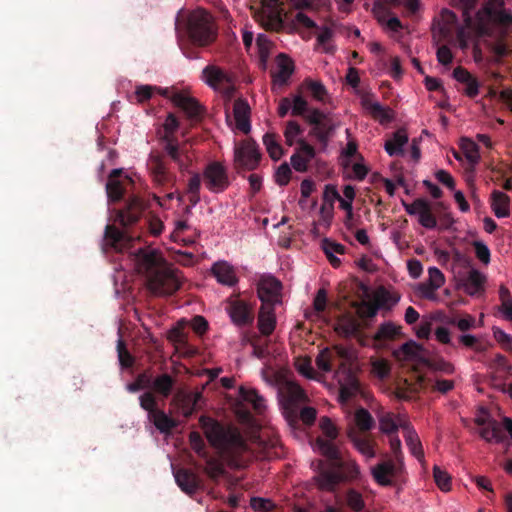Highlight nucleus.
I'll return each mask as SVG.
<instances>
[{
	"mask_svg": "<svg viewBox=\"0 0 512 512\" xmlns=\"http://www.w3.org/2000/svg\"><path fill=\"white\" fill-rule=\"evenodd\" d=\"M182 458L189 466L171 463L173 476L178 487L185 494L193 496L199 490H205V482L199 475L204 473L214 484L226 474V466L240 469L246 461L237 452L240 450H181Z\"/></svg>",
	"mask_w": 512,
	"mask_h": 512,
	"instance_id": "f257e3e1",
	"label": "nucleus"
},
{
	"mask_svg": "<svg viewBox=\"0 0 512 512\" xmlns=\"http://www.w3.org/2000/svg\"><path fill=\"white\" fill-rule=\"evenodd\" d=\"M248 423L243 429L231 423H222L208 416L200 417V426L213 448H248V443L259 448H282L278 433L268 427L253 423L247 414Z\"/></svg>",
	"mask_w": 512,
	"mask_h": 512,
	"instance_id": "f03ea898",
	"label": "nucleus"
},
{
	"mask_svg": "<svg viewBox=\"0 0 512 512\" xmlns=\"http://www.w3.org/2000/svg\"><path fill=\"white\" fill-rule=\"evenodd\" d=\"M138 271L145 275L147 288L155 296H170L181 286L178 270L156 250L139 248L136 253Z\"/></svg>",
	"mask_w": 512,
	"mask_h": 512,
	"instance_id": "7ed1b4c3",
	"label": "nucleus"
},
{
	"mask_svg": "<svg viewBox=\"0 0 512 512\" xmlns=\"http://www.w3.org/2000/svg\"><path fill=\"white\" fill-rule=\"evenodd\" d=\"M323 459L312 461L311 466L317 471L315 480L320 489L335 491L337 487L347 481L356 479L359 467L355 461L345 459L341 450H322Z\"/></svg>",
	"mask_w": 512,
	"mask_h": 512,
	"instance_id": "20e7f679",
	"label": "nucleus"
},
{
	"mask_svg": "<svg viewBox=\"0 0 512 512\" xmlns=\"http://www.w3.org/2000/svg\"><path fill=\"white\" fill-rule=\"evenodd\" d=\"M475 423L480 436L490 444H504L512 446V419L502 417L494 419L484 407L478 409Z\"/></svg>",
	"mask_w": 512,
	"mask_h": 512,
	"instance_id": "39448f33",
	"label": "nucleus"
},
{
	"mask_svg": "<svg viewBox=\"0 0 512 512\" xmlns=\"http://www.w3.org/2000/svg\"><path fill=\"white\" fill-rule=\"evenodd\" d=\"M187 31L191 42L198 47L209 46L217 37L211 15L202 9L195 10L190 14Z\"/></svg>",
	"mask_w": 512,
	"mask_h": 512,
	"instance_id": "423d86ee",
	"label": "nucleus"
},
{
	"mask_svg": "<svg viewBox=\"0 0 512 512\" xmlns=\"http://www.w3.org/2000/svg\"><path fill=\"white\" fill-rule=\"evenodd\" d=\"M375 425V420L367 409L361 407L355 411L347 428V436L355 448H374L371 430Z\"/></svg>",
	"mask_w": 512,
	"mask_h": 512,
	"instance_id": "0eeeda50",
	"label": "nucleus"
},
{
	"mask_svg": "<svg viewBox=\"0 0 512 512\" xmlns=\"http://www.w3.org/2000/svg\"><path fill=\"white\" fill-rule=\"evenodd\" d=\"M395 451L397 453L394 458L383 459L371 468L372 475L379 485H399L405 481L401 450Z\"/></svg>",
	"mask_w": 512,
	"mask_h": 512,
	"instance_id": "6e6552de",
	"label": "nucleus"
},
{
	"mask_svg": "<svg viewBox=\"0 0 512 512\" xmlns=\"http://www.w3.org/2000/svg\"><path fill=\"white\" fill-rule=\"evenodd\" d=\"M280 394L287 422L297 421L298 409L308 401L306 392L297 382L287 380L282 384Z\"/></svg>",
	"mask_w": 512,
	"mask_h": 512,
	"instance_id": "1a4fd4ad",
	"label": "nucleus"
},
{
	"mask_svg": "<svg viewBox=\"0 0 512 512\" xmlns=\"http://www.w3.org/2000/svg\"><path fill=\"white\" fill-rule=\"evenodd\" d=\"M306 122L312 126L309 135L314 137L325 149L337 127L330 114L319 109H312L306 115Z\"/></svg>",
	"mask_w": 512,
	"mask_h": 512,
	"instance_id": "9d476101",
	"label": "nucleus"
},
{
	"mask_svg": "<svg viewBox=\"0 0 512 512\" xmlns=\"http://www.w3.org/2000/svg\"><path fill=\"white\" fill-rule=\"evenodd\" d=\"M504 0H488L475 12V19L480 25L489 22L496 24H509L512 22V14L505 7Z\"/></svg>",
	"mask_w": 512,
	"mask_h": 512,
	"instance_id": "9b49d317",
	"label": "nucleus"
},
{
	"mask_svg": "<svg viewBox=\"0 0 512 512\" xmlns=\"http://www.w3.org/2000/svg\"><path fill=\"white\" fill-rule=\"evenodd\" d=\"M158 91L165 97L169 98L175 106L180 108L189 120L195 122L201 120L204 108L197 99L179 91L173 92L169 95V90L167 88L158 89Z\"/></svg>",
	"mask_w": 512,
	"mask_h": 512,
	"instance_id": "f8f14e48",
	"label": "nucleus"
},
{
	"mask_svg": "<svg viewBox=\"0 0 512 512\" xmlns=\"http://www.w3.org/2000/svg\"><path fill=\"white\" fill-rule=\"evenodd\" d=\"M261 160V153L257 143L252 140H244L235 147L234 161L238 168L255 170Z\"/></svg>",
	"mask_w": 512,
	"mask_h": 512,
	"instance_id": "ddd939ff",
	"label": "nucleus"
},
{
	"mask_svg": "<svg viewBox=\"0 0 512 512\" xmlns=\"http://www.w3.org/2000/svg\"><path fill=\"white\" fill-rule=\"evenodd\" d=\"M203 179L207 189L213 193L224 192L230 185L226 167L217 161L207 164Z\"/></svg>",
	"mask_w": 512,
	"mask_h": 512,
	"instance_id": "4468645a",
	"label": "nucleus"
},
{
	"mask_svg": "<svg viewBox=\"0 0 512 512\" xmlns=\"http://www.w3.org/2000/svg\"><path fill=\"white\" fill-rule=\"evenodd\" d=\"M225 310L236 326L246 327L254 322L253 306L244 300L229 298Z\"/></svg>",
	"mask_w": 512,
	"mask_h": 512,
	"instance_id": "2eb2a0df",
	"label": "nucleus"
},
{
	"mask_svg": "<svg viewBox=\"0 0 512 512\" xmlns=\"http://www.w3.org/2000/svg\"><path fill=\"white\" fill-rule=\"evenodd\" d=\"M255 17L265 30L278 31L283 27L282 12L277 0H265Z\"/></svg>",
	"mask_w": 512,
	"mask_h": 512,
	"instance_id": "dca6fc26",
	"label": "nucleus"
},
{
	"mask_svg": "<svg viewBox=\"0 0 512 512\" xmlns=\"http://www.w3.org/2000/svg\"><path fill=\"white\" fill-rule=\"evenodd\" d=\"M145 209V202L139 196L132 195L127 200L125 208L118 210L116 220L123 227H129L139 221Z\"/></svg>",
	"mask_w": 512,
	"mask_h": 512,
	"instance_id": "f3484780",
	"label": "nucleus"
},
{
	"mask_svg": "<svg viewBox=\"0 0 512 512\" xmlns=\"http://www.w3.org/2000/svg\"><path fill=\"white\" fill-rule=\"evenodd\" d=\"M282 289L281 282L273 276L263 277L257 284V294L261 300V305L270 304L272 306L279 302Z\"/></svg>",
	"mask_w": 512,
	"mask_h": 512,
	"instance_id": "a211bd4d",
	"label": "nucleus"
},
{
	"mask_svg": "<svg viewBox=\"0 0 512 512\" xmlns=\"http://www.w3.org/2000/svg\"><path fill=\"white\" fill-rule=\"evenodd\" d=\"M201 399L202 394L199 392H185L180 390L174 395L172 404L182 416L189 418L196 411L197 405Z\"/></svg>",
	"mask_w": 512,
	"mask_h": 512,
	"instance_id": "6ab92c4d",
	"label": "nucleus"
},
{
	"mask_svg": "<svg viewBox=\"0 0 512 512\" xmlns=\"http://www.w3.org/2000/svg\"><path fill=\"white\" fill-rule=\"evenodd\" d=\"M315 156V148L304 139L299 138L297 141V148L290 158L291 165L297 172H306L308 170L309 163L315 158Z\"/></svg>",
	"mask_w": 512,
	"mask_h": 512,
	"instance_id": "aec40b11",
	"label": "nucleus"
},
{
	"mask_svg": "<svg viewBox=\"0 0 512 512\" xmlns=\"http://www.w3.org/2000/svg\"><path fill=\"white\" fill-rule=\"evenodd\" d=\"M104 242L106 246L118 252H123L132 247L134 237L127 232L121 231L116 226L107 225L105 227Z\"/></svg>",
	"mask_w": 512,
	"mask_h": 512,
	"instance_id": "412c9836",
	"label": "nucleus"
},
{
	"mask_svg": "<svg viewBox=\"0 0 512 512\" xmlns=\"http://www.w3.org/2000/svg\"><path fill=\"white\" fill-rule=\"evenodd\" d=\"M320 435L316 437L318 448H337L334 441L339 436V428L329 417L323 416L318 421Z\"/></svg>",
	"mask_w": 512,
	"mask_h": 512,
	"instance_id": "4be33fe9",
	"label": "nucleus"
},
{
	"mask_svg": "<svg viewBox=\"0 0 512 512\" xmlns=\"http://www.w3.org/2000/svg\"><path fill=\"white\" fill-rule=\"evenodd\" d=\"M121 175V169H113L106 183L107 196L109 200L113 202L121 200L125 194L126 185L132 183V180L128 176L121 178Z\"/></svg>",
	"mask_w": 512,
	"mask_h": 512,
	"instance_id": "5701e85b",
	"label": "nucleus"
},
{
	"mask_svg": "<svg viewBox=\"0 0 512 512\" xmlns=\"http://www.w3.org/2000/svg\"><path fill=\"white\" fill-rule=\"evenodd\" d=\"M164 143L163 149L166 155L175 162L180 170L185 169L190 161L184 147L180 146L177 139L170 136H164L162 138Z\"/></svg>",
	"mask_w": 512,
	"mask_h": 512,
	"instance_id": "b1692460",
	"label": "nucleus"
},
{
	"mask_svg": "<svg viewBox=\"0 0 512 512\" xmlns=\"http://www.w3.org/2000/svg\"><path fill=\"white\" fill-rule=\"evenodd\" d=\"M342 375L339 376L338 382L340 384V396L347 400L355 396L360 391V383L355 373L346 368L344 364Z\"/></svg>",
	"mask_w": 512,
	"mask_h": 512,
	"instance_id": "393cba45",
	"label": "nucleus"
},
{
	"mask_svg": "<svg viewBox=\"0 0 512 512\" xmlns=\"http://www.w3.org/2000/svg\"><path fill=\"white\" fill-rule=\"evenodd\" d=\"M148 166L157 183L166 184L173 180V175L169 171L164 156L154 153L150 154Z\"/></svg>",
	"mask_w": 512,
	"mask_h": 512,
	"instance_id": "a878e982",
	"label": "nucleus"
},
{
	"mask_svg": "<svg viewBox=\"0 0 512 512\" xmlns=\"http://www.w3.org/2000/svg\"><path fill=\"white\" fill-rule=\"evenodd\" d=\"M361 103L370 116L381 124L390 123L394 119V112L391 108L383 106L369 97H364Z\"/></svg>",
	"mask_w": 512,
	"mask_h": 512,
	"instance_id": "bb28decb",
	"label": "nucleus"
},
{
	"mask_svg": "<svg viewBox=\"0 0 512 512\" xmlns=\"http://www.w3.org/2000/svg\"><path fill=\"white\" fill-rule=\"evenodd\" d=\"M250 114L251 109L247 100L243 98L236 99L233 105L236 127L245 134L249 133L251 130Z\"/></svg>",
	"mask_w": 512,
	"mask_h": 512,
	"instance_id": "cd10ccee",
	"label": "nucleus"
},
{
	"mask_svg": "<svg viewBox=\"0 0 512 512\" xmlns=\"http://www.w3.org/2000/svg\"><path fill=\"white\" fill-rule=\"evenodd\" d=\"M294 62L285 54L276 58V71L272 73L273 82L280 86L286 85L294 72Z\"/></svg>",
	"mask_w": 512,
	"mask_h": 512,
	"instance_id": "c85d7f7f",
	"label": "nucleus"
},
{
	"mask_svg": "<svg viewBox=\"0 0 512 512\" xmlns=\"http://www.w3.org/2000/svg\"><path fill=\"white\" fill-rule=\"evenodd\" d=\"M396 422L392 413H384L379 417L380 430L387 434L390 441V448H401V441L396 434L400 428V423Z\"/></svg>",
	"mask_w": 512,
	"mask_h": 512,
	"instance_id": "c756f323",
	"label": "nucleus"
},
{
	"mask_svg": "<svg viewBox=\"0 0 512 512\" xmlns=\"http://www.w3.org/2000/svg\"><path fill=\"white\" fill-rule=\"evenodd\" d=\"M201 78L213 89H217L222 83H233L232 77L216 65H207L202 70Z\"/></svg>",
	"mask_w": 512,
	"mask_h": 512,
	"instance_id": "7c9ffc66",
	"label": "nucleus"
},
{
	"mask_svg": "<svg viewBox=\"0 0 512 512\" xmlns=\"http://www.w3.org/2000/svg\"><path fill=\"white\" fill-rule=\"evenodd\" d=\"M456 81L465 85L464 94L469 98H475L479 94L480 83L467 69L458 66L453 70Z\"/></svg>",
	"mask_w": 512,
	"mask_h": 512,
	"instance_id": "2f4dec72",
	"label": "nucleus"
},
{
	"mask_svg": "<svg viewBox=\"0 0 512 512\" xmlns=\"http://www.w3.org/2000/svg\"><path fill=\"white\" fill-rule=\"evenodd\" d=\"M211 271L217 281L223 285L234 286L238 282L234 268L226 261L214 263Z\"/></svg>",
	"mask_w": 512,
	"mask_h": 512,
	"instance_id": "473e14b6",
	"label": "nucleus"
},
{
	"mask_svg": "<svg viewBox=\"0 0 512 512\" xmlns=\"http://www.w3.org/2000/svg\"><path fill=\"white\" fill-rule=\"evenodd\" d=\"M276 326L274 306L270 304L261 305L258 315V328L262 335L269 336Z\"/></svg>",
	"mask_w": 512,
	"mask_h": 512,
	"instance_id": "72a5a7b5",
	"label": "nucleus"
},
{
	"mask_svg": "<svg viewBox=\"0 0 512 512\" xmlns=\"http://www.w3.org/2000/svg\"><path fill=\"white\" fill-rule=\"evenodd\" d=\"M347 354V350L341 346H335L334 351L330 350L329 348H325L320 351L316 357L315 362L320 370L323 372H330L332 370V361L334 355L340 358H346Z\"/></svg>",
	"mask_w": 512,
	"mask_h": 512,
	"instance_id": "f704fd0d",
	"label": "nucleus"
},
{
	"mask_svg": "<svg viewBox=\"0 0 512 512\" xmlns=\"http://www.w3.org/2000/svg\"><path fill=\"white\" fill-rule=\"evenodd\" d=\"M486 282V277L477 269H471L468 272V275L465 279H463V288L464 291L470 295L475 296L484 291V283Z\"/></svg>",
	"mask_w": 512,
	"mask_h": 512,
	"instance_id": "c9c22d12",
	"label": "nucleus"
},
{
	"mask_svg": "<svg viewBox=\"0 0 512 512\" xmlns=\"http://www.w3.org/2000/svg\"><path fill=\"white\" fill-rule=\"evenodd\" d=\"M176 384V379L167 373L160 374L153 378L151 376L150 388L163 398H168Z\"/></svg>",
	"mask_w": 512,
	"mask_h": 512,
	"instance_id": "e433bc0d",
	"label": "nucleus"
},
{
	"mask_svg": "<svg viewBox=\"0 0 512 512\" xmlns=\"http://www.w3.org/2000/svg\"><path fill=\"white\" fill-rule=\"evenodd\" d=\"M408 142V134L404 129H398L385 142L384 149L390 156L403 155V147Z\"/></svg>",
	"mask_w": 512,
	"mask_h": 512,
	"instance_id": "4c0bfd02",
	"label": "nucleus"
},
{
	"mask_svg": "<svg viewBox=\"0 0 512 512\" xmlns=\"http://www.w3.org/2000/svg\"><path fill=\"white\" fill-rule=\"evenodd\" d=\"M480 0H450V5L461 11L463 21L466 26H471L473 23V12L476 10Z\"/></svg>",
	"mask_w": 512,
	"mask_h": 512,
	"instance_id": "58836bf2",
	"label": "nucleus"
},
{
	"mask_svg": "<svg viewBox=\"0 0 512 512\" xmlns=\"http://www.w3.org/2000/svg\"><path fill=\"white\" fill-rule=\"evenodd\" d=\"M359 321L351 315H343L338 319L335 330L345 336H355L360 332Z\"/></svg>",
	"mask_w": 512,
	"mask_h": 512,
	"instance_id": "ea45409f",
	"label": "nucleus"
},
{
	"mask_svg": "<svg viewBox=\"0 0 512 512\" xmlns=\"http://www.w3.org/2000/svg\"><path fill=\"white\" fill-rule=\"evenodd\" d=\"M239 395L243 401L252 405L256 413L261 414L266 408L265 399L255 389L240 387Z\"/></svg>",
	"mask_w": 512,
	"mask_h": 512,
	"instance_id": "a19ab883",
	"label": "nucleus"
},
{
	"mask_svg": "<svg viewBox=\"0 0 512 512\" xmlns=\"http://www.w3.org/2000/svg\"><path fill=\"white\" fill-rule=\"evenodd\" d=\"M148 420L162 433L170 432L177 425L174 419L160 409L151 414Z\"/></svg>",
	"mask_w": 512,
	"mask_h": 512,
	"instance_id": "79ce46f5",
	"label": "nucleus"
},
{
	"mask_svg": "<svg viewBox=\"0 0 512 512\" xmlns=\"http://www.w3.org/2000/svg\"><path fill=\"white\" fill-rule=\"evenodd\" d=\"M492 209L498 218L509 216V197L505 193L495 190L492 193Z\"/></svg>",
	"mask_w": 512,
	"mask_h": 512,
	"instance_id": "37998d69",
	"label": "nucleus"
},
{
	"mask_svg": "<svg viewBox=\"0 0 512 512\" xmlns=\"http://www.w3.org/2000/svg\"><path fill=\"white\" fill-rule=\"evenodd\" d=\"M201 176L195 173L191 176L187 185V194L190 206L186 207L185 212L190 213L191 207L196 206L200 201Z\"/></svg>",
	"mask_w": 512,
	"mask_h": 512,
	"instance_id": "c03bdc74",
	"label": "nucleus"
},
{
	"mask_svg": "<svg viewBox=\"0 0 512 512\" xmlns=\"http://www.w3.org/2000/svg\"><path fill=\"white\" fill-rule=\"evenodd\" d=\"M400 334V326H396L392 322H386L379 326L373 339L375 342L382 343L394 340Z\"/></svg>",
	"mask_w": 512,
	"mask_h": 512,
	"instance_id": "a18cd8bd",
	"label": "nucleus"
},
{
	"mask_svg": "<svg viewBox=\"0 0 512 512\" xmlns=\"http://www.w3.org/2000/svg\"><path fill=\"white\" fill-rule=\"evenodd\" d=\"M263 143L266 150L274 161L279 160L283 155V148L278 141V136L275 133H266L263 136Z\"/></svg>",
	"mask_w": 512,
	"mask_h": 512,
	"instance_id": "49530a36",
	"label": "nucleus"
},
{
	"mask_svg": "<svg viewBox=\"0 0 512 512\" xmlns=\"http://www.w3.org/2000/svg\"><path fill=\"white\" fill-rule=\"evenodd\" d=\"M317 416V410L313 407H303L299 408L297 411V421H293L292 423H288L290 427L296 428L299 424V421L302 422L303 425L310 427L314 424Z\"/></svg>",
	"mask_w": 512,
	"mask_h": 512,
	"instance_id": "de8ad7c7",
	"label": "nucleus"
},
{
	"mask_svg": "<svg viewBox=\"0 0 512 512\" xmlns=\"http://www.w3.org/2000/svg\"><path fill=\"white\" fill-rule=\"evenodd\" d=\"M301 87L309 91L317 101H324V98L327 95V90L320 81L307 78L303 81Z\"/></svg>",
	"mask_w": 512,
	"mask_h": 512,
	"instance_id": "09e8293b",
	"label": "nucleus"
},
{
	"mask_svg": "<svg viewBox=\"0 0 512 512\" xmlns=\"http://www.w3.org/2000/svg\"><path fill=\"white\" fill-rule=\"evenodd\" d=\"M400 428L408 448H421V442L418 434L410 423L403 421L400 423Z\"/></svg>",
	"mask_w": 512,
	"mask_h": 512,
	"instance_id": "8fccbe9b",
	"label": "nucleus"
},
{
	"mask_svg": "<svg viewBox=\"0 0 512 512\" xmlns=\"http://www.w3.org/2000/svg\"><path fill=\"white\" fill-rule=\"evenodd\" d=\"M383 304L384 301H380V303H377L376 301L374 303L362 301L357 308V314L362 319L374 318L379 309L383 308Z\"/></svg>",
	"mask_w": 512,
	"mask_h": 512,
	"instance_id": "3c124183",
	"label": "nucleus"
},
{
	"mask_svg": "<svg viewBox=\"0 0 512 512\" xmlns=\"http://www.w3.org/2000/svg\"><path fill=\"white\" fill-rule=\"evenodd\" d=\"M303 133V129L302 127L299 125L298 122L296 121H288L286 123V126H285V130H284V137H285V142L288 146H293L295 143H297V141L299 139H297L298 137H300Z\"/></svg>",
	"mask_w": 512,
	"mask_h": 512,
	"instance_id": "603ef678",
	"label": "nucleus"
},
{
	"mask_svg": "<svg viewBox=\"0 0 512 512\" xmlns=\"http://www.w3.org/2000/svg\"><path fill=\"white\" fill-rule=\"evenodd\" d=\"M501 299V312L508 321H512V298L508 288L501 286L499 290Z\"/></svg>",
	"mask_w": 512,
	"mask_h": 512,
	"instance_id": "864d4df0",
	"label": "nucleus"
},
{
	"mask_svg": "<svg viewBox=\"0 0 512 512\" xmlns=\"http://www.w3.org/2000/svg\"><path fill=\"white\" fill-rule=\"evenodd\" d=\"M292 100V111L293 116H302L306 120V115L313 109L310 108L308 102L301 96L296 95Z\"/></svg>",
	"mask_w": 512,
	"mask_h": 512,
	"instance_id": "5fc2aeb1",
	"label": "nucleus"
},
{
	"mask_svg": "<svg viewBox=\"0 0 512 512\" xmlns=\"http://www.w3.org/2000/svg\"><path fill=\"white\" fill-rule=\"evenodd\" d=\"M334 31L330 27H323L317 36V42L323 47L325 53H333L335 48L330 44Z\"/></svg>",
	"mask_w": 512,
	"mask_h": 512,
	"instance_id": "6e6d98bb",
	"label": "nucleus"
},
{
	"mask_svg": "<svg viewBox=\"0 0 512 512\" xmlns=\"http://www.w3.org/2000/svg\"><path fill=\"white\" fill-rule=\"evenodd\" d=\"M151 385V375L145 371L143 373H140L134 382L129 383L127 385V390L131 393H135L137 391H140L142 389L150 388Z\"/></svg>",
	"mask_w": 512,
	"mask_h": 512,
	"instance_id": "4d7b16f0",
	"label": "nucleus"
},
{
	"mask_svg": "<svg viewBox=\"0 0 512 512\" xmlns=\"http://www.w3.org/2000/svg\"><path fill=\"white\" fill-rule=\"evenodd\" d=\"M346 503L349 508L355 512H360L364 509L365 503L362 495L354 489H349L346 494Z\"/></svg>",
	"mask_w": 512,
	"mask_h": 512,
	"instance_id": "13d9d810",
	"label": "nucleus"
},
{
	"mask_svg": "<svg viewBox=\"0 0 512 512\" xmlns=\"http://www.w3.org/2000/svg\"><path fill=\"white\" fill-rule=\"evenodd\" d=\"M140 407L148 412V417L158 410L157 400L153 392L148 391L139 397Z\"/></svg>",
	"mask_w": 512,
	"mask_h": 512,
	"instance_id": "bf43d9fd",
	"label": "nucleus"
},
{
	"mask_svg": "<svg viewBox=\"0 0 512 512\" xmlns=\"http://www.w3.org/2000/svg\"><path fill=\"white\" fill-rule=\"evenodd\" d=\"M118 359L123 368H130L134 364V358L126 348L122 339L118 340L117 344Z\"/></svg>",
	"mask_w": 512,
	"mask_h": 512,
	"instance_id": "052dcab7",
	"label": "nucleus"
},
{
	"mask_svg": "<svg viewBox=\"0 0 512 512\" xmlns=\"http://www.w3.org/2000/svg\"><path fill=\"white\" fill-rule=\"evenodd\" d=\"M419 215V223L427 228V229H434L437 225V220L435 216L431 212V208L429 203L427 202L425 204V207L421 209Z\"/></svg>",
	"mask_w": 512,
	"mask_h": 512,
	"instance_id": "680f3d73",
	"label": "nucleus"
},
{
	"mask_svg": "<svg viewBox=\"0 0 512 512\" xmlns=\"http://www.w3.org/2000/svg\"><path fill=\"white\" fill-rule=\"evenodd\" d=\"M433 475L437 486L442 491L447 492L451 489V478L445 471L435 465L433 468Z\"/></svg>",
	"mask_w": 512,
	"mask_h": 512,
	"instance_id": "e2e57ef3",
	"label": "nucleus"
},
{
	"mask_svg": "<svg viewBox=\"0 0 512 512\" xmlns=\"http://www.w3.org/2000/svg\"><path fill=\"white\" fill-rule=\"evenodd\" d=\"M250 506L256 512H270L276 507L270 499L261 497H252L250 500Z\"/></svg>",
	"mask_w": 512,
	"mask_h": 512,
	"instance_id": "0e129e2a",
	"label": "nucleus"
},
{
	"mask_svg": "<svg viewBox=\"0 0 512 512\" xmlns=\"http://www.w3.org/2000/svg\"><path fill=\"white\" fill-rule=\"evenodd\" d=\"M297 371L308 379H315L316 373L311 365L310 358H302L296 361Z\"/></svg>",
	"mask_w": 512,
	"mask_h": 512,
	"instance_id": "69168bd1",
	"label": "nucleus"
},
{
	"mask_svg": "<svg viewBox=\"0 0 512 512\" xmlns=\"http://www.w3.org/2000/svg\"><path fill=\"white\" fill-rule=\"evenodd\" d=\"M493 336L495 340L502 346L506 351H510L512 348V335L506 333L498 327L493 328Z\"/></svg>",
	"mask_w": 512,
	"mask_h": 512,
	"instance_id": "338daca9",
	"label": "nucleus"
},
{
	"mask_svg": "<svg viewBox=\"0 0 512 512\" xmlns=\"http://www.w3.org/2000/svg\"><path fill=\"white\" fill-rule=\"evenodd\" d=\"M291 169L287 163L281 164L276 171V182L280 186H285L289 183L291 177Z\"/></svg>",
	"mask_w": 512,
	"mask_h": 512,
	"instance_id": "774afa93",
	"label": "nucleus"
}]
</instances>
